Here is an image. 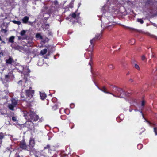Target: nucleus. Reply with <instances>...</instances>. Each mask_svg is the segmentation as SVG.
I'll list each match as a JSON object with an SVG mask.
<instances>
[{"label":"nucleus","mask_w":157,"mask_h":157,"mask_svg":"<svg viewBox=\"0 0 157 157\" xmlns=\"http://www.w3.org/2000/svg\"><path fill=\"white\" fill-rule=\"evenodd\" d=\"M110 86L109 88L113 92H110L107 91V89L105 86H103L101 88H98V89L106 94H111L116 97H124L125 96H129L131 94L129 93H127L124 91L123 89L113 85L112 84H110Z\"/></svg>","instance_id":"obj_1"},{"label":"nucleus","mask_w":157,"mask_h":157,"mask_svg":"<svg viewBox=\"0 0 157 157\" xmlns=\"http://www.w3.org/2000/svg\"><path fill=\"white\" fill-rule=\"evenodd\" d=\"M101 36L102 33H100L97 34L95 35V37L90 40L91 44L89 45V48L87 49V51L90 52V53H89V58H86L87 59L89 58H90L89 63V65L90 66V68L91 69H92V64L93 63L92 61V52L94 50V43L96 40H99L101 38Z\"/></svg>","instance_id":"obj_2"},{"label":"nucleus","mask_w":157,"mask_h":157,"mask_svg":"<svg viewBox=\"0 0 157 157\" xmlns=\"http://www.w3.org/2000/svg\"><path fill=\"white\" fill-rule=\"evenodd\" d=\"M32 88L30 87L28 90L25 91L26 97H24L21 96L22 99L23 101H26L29 105L33 101V95L34 93V91L32 90Z\"/></svg>","instance_id":"obj_3"},{"label":"nucleus","mask_w":157,"mask_h":157,"mask_svg":"<svg viewBox=\"0 0 157 157\" xmlns=\"http://www.w3.org/2000/svg\"><path fill=\"white\" fill-rule=\"evenodd\" d=\"M23 116L28 121L36 122L39 119L38 115L33 111H30L27 112L26 111H23Z\"/></svg>","instance_id":"obj_4"},{"label":"nucleus","mask_w":157,"mask_h":157,"mask_svg":"<svg viewBox=\"0 0 157 157\" xmlns=\"http://www.w3.org/2000/svg\"><path fill=\"white\" fill-rule=\"evenodd\" d=\"M35 142L34 140L31 138L29 141V144L28 145V151L29 152L33 151L34 149L33 148L35 145Z\"/></svg>","instance_id":"obj_5"},{"label":"nucleus","mask_w":157,"mask_h":157,"mask_svg":"<svg viewBox=\"0 0 157 157\" xmlns=\"http://www.w3.org/2000/svg\"><path fill=\"white\" fill-rule=\"evenodd\" d=\"M28 146L26 145V142L24 140L21 141L19 144V147L23 150H26L28 151Z\"/></svg>","instance_id":"obj_6"},{"label":"nucleus","mask_w":157,"mask_h":157,"mask_svg":"<svg viewBox=\"0 0 157 157\" xmlns=\"http://www.w3.org/2000/svg\"><path fill=\"white\" fill-rule=\"evenodd\" d=\"M25 125L29 129L32 130L34 128V124L32 121H28L25 123Z\"/></svg>","instance_id":"obj_7"},{"label":"nucleus","mask_w":157,"mask_h":157,"mask_svg":"<svg viewBox=\"0 0 157 157\" xmlns=\"http://www.w3.org/2000/svg\"><path fill=\"white\" fill-rule=\"evenodd\" d=\"M14 62L13 59L11 56L9 57V59L6 60V63L7 64H11Z\"/></svg>","instance_id":"obj_8"},{"label":"nucleus","mask_w":157,"mask_h":157,"mask_svg":"<svg viewBox=\"0 0 157 157\" xmlns=\"http://www.w3.org/2000/svg\"><path fill=\"white\" fill-rule=\"evenodd\" d=\"M11 104L16 106L18 103V100L14 98H11Z\"/></svg>","instance_id":"obj_9"},{"label":"nucleus","mask_w":157,"mask_h":157,"mask_svg":"<svg viewBox=\"0 0 157 157\" xmlns=\"http://www.w3.org/2000/svg\"><path fill=\"white\" fill-rule=\"evenodd\" d=\"M145 5L149 6L153 3L152 0H146L144 2Z\"/></svg>","instance_id":"obj_10"},{"label":"nucleus","mask_w":157,"mask_h":157,"mask_svg":"<svg viewBox=\"0 0 157 157\" xmlns=\"http://www.w3.org/2000/svg\"><path fill=\"white\" fill-rule=\"evenodd\" d=\"M16 106L13 105L11 104H9L8 105V107L9 109L11 110L14 111V108L16 107Z\"/></svg>","instance_id":"obj_11"},{"label":"nucleus","mask_w":157,"mask_h":157,"mask_svg":"<svg viewBox=\"0 0 157 157\" xmlns=\"http://www.w3.org/2000/svg\"><path fill=\"white\" fill-rule=\"evenodd\" d=\"M29 19V17L27 16H25L22 19V21L23 23L25 24L27 23Z\"/></svg>","instance_id":"obj_12"},{"label":"nucleus","mask_w":157,"mask_h":157,"mask_svg":"<svg viewBox=\"0 0 157 157\" xmlns=\"http://www.w3.org/2000/svg\"><path fill=\"white\" fill-rule=\"evenodd\" d=\"M35 37L37 39H39L41 40L43 39V37L41 35L40 33H37L35 36Z\"/></svg>","instance_id":"obj_13"},{"label":"nucleus","mask_w":157,"mask_h":157,"mask_svg":"<svg viewBox=\"0 0 157 157\" xmlns=\"http://www.w3.org/2000/svg\"><path fill=\"white\" fill-rule=\"evenodd\" d=\"M78 9L74 13H71L70 16L72 18H75L77 17L76 13H77Z\"/></svg>","instance_id":"obj_14"},{"label":"nucleus","mask_w":157,"mask_h":157,"mask_svg":"<svg viewBox=\"0 0 157 157\" xmlns=\"http://www.w3.org/2000/svg\"><path fill=\"white\" fill-rule=\"evenodd\" d=\"M4 136L2 133H0V147H1V145L2 142V140L4 138Z\"/></svg>","instance_id":"obj_15"},{"label":"nucleus","mask_w":157,"mask_h":157,"mask_svg":"<svg viewBox=\"0 0 157 157\" xmlns=\"http://www.w3.org/2000/svg\"><path fill=\"white\" fill-rule=\"evenodd\" d=\"M40 95L41 98L43 100L45 99L46 97V94L44 93H40Z\"/></svg>","instance_id":"obj_16"},{"label":"nucleus","mask_w":157,"mask_h":157,"mask_svg":"<svg viewBox=\"0 0 157 157\" xmlns=\"http://www.w3.org/2000/svg\"><path fill=\"white\" fill-rule=\"evenodd\" d=\"M58 105L57 104H55L52 107V111H55L58 109Z\"/></svg>","instance_id":"obj_17"},{"label":"nucleus","mask_w":157,"mask_h":157,"mask_svg":"<svg viewBox=\"0 0 157 157\" xmlns=\"http://www.w3.org/2000/svg\"><path fill=\"white\" fill-rule=\"evenodd\" d=\"M49 41V39L47 37H46L44 39H41V42L43 43V44H44L47 41Z\"/></svg>","instance_id":"obj_18"},{"label":"nucleus","mask_w":157,"mask_h":157,"mask_svg":"<svg viewBox=\"0 0 157 157\" xmlns=\"http://www.w3.org/2000/svg\"><path fill=\"white\" fill-rule=\"evenodd\" d=\"M14 36H13L10 37L9 39V42L12 43H13L14 42Z\"/></svg>","instance_id":"obj_19"},{"label":"nucleus","mask_w":157,"mask_h":157,"mask_svg":"<svg viewBox=\"0 0 157 157\" xmlns=\"http://www.w3.org/2000/svg\"><path fill=\"white\" fill-rule=\"evenodd\" d=\"M26 31L23 30L21 31L20 33V34L21 36H26V35H25L26 33Z\"/></svg>","instance_id":"obj_20"},{"label":"nucleus","mask_w":157,"mask_h":157,"mask_svg":"<svg viewBox=\"0 0 157 157\" xmlns=\"http://www.w3.org/2000/svg\"><path fill=\"white\" fill-rule=\"evenodd\" d=\"M27 38V36H22L21 37V36H18V40H23L25 39H26Z\"/></svg>","instance_id":"obj_21"},{"label":"nucleus","mask_w":157,"mask_h":157,"mask_svg":"<svg viewBox=\"0 0 157 157\" xmlns=\"http://www.w3.org/2000/svg\"><path fill=\"white\" fill-rule=\"evenodd\" d=\"M53 3L57 8H58L59 7V5L57 1H54L53 2Z\"/></svg>","instance_id":"obj_22"},{"label":"nucleus","mask_w":157,"mask_h":157,"mask_svg":"<svg viewBox=\"0 0 157 157\" xmlns=\"http://www.w3.org/2000/svg\"><path fill=\"white\" fill-rule=\"evenodd\" d=\"M47 52V50L46 49H44L40 51V53L43 55L45 54Z\"/></svg>","instance_id":"obj_23"},{"label":"nucleus","mask_w":157,"mask_h":157,"mask_svg":"<svg viewBox=\"0 0 157 157\" xmlns=\"http://www.w3.org/2000/svg\"><path fill=\"white\" fill-rule=\"evenodd\" d=\"M47 149H48L49 151L50 150V147L49 145L48 144L46 146L44 147V150H42V151H44V150Z\"/></svg>","instance_id":"obj_24"},{"label":"nucleus","mask_w":157,"mask_h":157,"mask_svg":"<svg viewBox=\"0 0 157 157\" xmlns=\"http://www.w3.org/2000/svg\"><path fill=\"white\" fill-rule=\"evenodd\" d=\"M12 21L15 24H17L18 25H20L21 24V22L20 21H17L16 20H13Z\"/></svg>","instance_id":"obj_25"},{"label":"nucleus","mask_w":157,"mask_h":157,"mask_svg":"<svg viewBox=\"0 0 157 157\" xmlns=\"http://www.w3.org/2000/svg\"><path fill=\"white\" fill-rule=\"evenodd\" d=\"M74 3V1H72L69 4V7L71 8H73V7Z\"/></svg>","instance_id":"obj_26"},{"label":"nucleus","mask_w":157,"mask_h":157,"mask_svg":"<svg viewBox=\"0 0 157 157\" xmlns=\"http://www.w3.org/2000/svg\"><path fill=\"white\" fill-rule=\"evenodd\" d=\"M137 21L138 22L140 23L141 24L144 23V21L142 19L138 18L137 19Z\"/></svg>","instance_id":"obj_27"},{"label":"nucleus","mask_w":157,"mask_h":157,"mask_svg":"<svg viewBox=\"0 0 157 157\" xmlns=\"http://www.w3.org/2000/svg\"><path fill=\"white\" fill-rule=\"evenodd\" d=\"M114 27V25H108L107 26V28L109 30H110L111 29H112V28H113Z\"/></svg>","instance_id":"obj_28"},{"label":"nucleus","mask_w":157,"mask_h":157,"mask_svg":"<svg viewBox=\"0 0 157 157\" xmlns=\"http://www.w3.org/2000/svg\"><path fill=\"white\" fill-rule=\"evenodd\" d=\"M134 67L135 68L137 69V70H140V68L139 65L136 64L135 65Z\"/></svg>","instance_id":"obj_29"},{"label":"nucleus","mask_w":157,"mask_h":157,"mask_svg":"<svg viewBox=\"0 0 157 157\" xmlns=\"http://www.w3.org/2000/svg\"><path fill=\"white\" fill-rule=\"evenodd\" d=\"M27 44H29L28 46H32L33 45L32 40H31V41H28Z\"/></svg>","instance_id":"obj_30"},{"label":"nucleus","mask_w":157,"mask_h":157,"mask_svg":"<svg viewBox=\"0 0 157 157\" xmlns=\"http://www.w3.org/2000/svg\"><path fill=\"white\" fill-rule=\"evenodd\" d=\"M143 146L141 144H138L137 146V147L139 149H141L142 147Z\"/></svg>","instance_id":"obj_31"},{"label":"nucleus","mask_w":157,"mask_h":157,"mask_svg":"<svg viewBox=\"0 0 157 157\" xmlns=\"http://www.w3.org/2000/svg\"><path fill=\"white\" fill-rule=\"evenodd\" d=\"M108 67L109 68L111 69H113L114 68V67L112 64L109 65Z\"/></svg>","instance_id":"obj_32"},{"label":"nucleus","mask_w":157,"mask_h":157,"mask_svg":"<svg viewBox=\"0 0 157 157\" xmlns=\"http://www.w3.org/2000/svg\"><path fill=\"white\" fill-rule=\"evenodd\" d=\"M12 120L13 122L17 121V117H16L13 116L12 118Z\"/></svg>","instance_id":"obj_33"},{"label":"nucleus","mask_w":157,"mask_h":157,"mask_svg":"<svg viewBox=\"0 0 157 157\" xmlns=\"http://www.w3.org/2000/svg\"><path fill=\"white\" fill-rule=\"evenodd\" d=\"M77 14V21L76 22L78 23L79 21L78 19L80 18V16H79L80 13H77V14Z\"/></svg>","instance_id":"obj_34"},{"label":"nucleus","mask_w":157,"mask_h":157,"mask_svg":"<svg viewBox=\"0 0 157 157\" xmlns=\"http://www.w3.org/2000/svg\"><path fill=\"white\" fill-rule=\"evenodd\" d=\"M49 25L48 24H46L45 25V29H49Z\"/></svg>","instance_id":"obj_35"},{"label":"nucleus","mask_w":157,"mask_h":157,"mask_svg":"<svg viewBox=\"0 0 157 157\" xmlns=\"http://www.w3.org/2000/svg\"><path fill=\"white\" fill-rule=\"evenodd\" d=\"M23 157L22 156H20L19 154V153H18V152H17L15 153V156H14V157Z\"/></svg>","instance_id":"obj_36"},{"label":"nucleus","mask_w":157,"mask_h":157,"mask_svg":"<svg viewBox=\"0 0 157 157\" xmlns=\"http://www.w3.org/2000/svg\"><path fill=\"white\" fill-rule=\"evenodd\" d=\"M154 131L156 135H157V127L154 128Z\"/></svg>","instance_id":"obj_37"},{"label":"nucleus","mask_w":157,"mask_h":157,"mask_svg":"<svg viewBox=\"0 0 157 157\" xmlns=\"http://www.w3.org/2000/svg\"><path fill=\"white\" fill-rule=\"evenodd\" d=\"M40 153V152L38 151H37L36 152V154H34V155L35 157H39L38 155H37V154H39V153Z\"/></svg>","instance_id":"obj_38"},{"label":"nucleus","mask_w":157,"mask_h":157,"mask_svg":"<svg viewBox=\"0 0 157 157\" xmlns=\"http://www.w3.org/2000/svg\"><path fill=\"white\" fill-rule=\"evenodd\" d=\"M145 105V101H142L141 102L142 106H144Z\"/></svg>","instance_id":"obj_39"},{"label":"nucleus","mask_w":157,"mask_h":157,"mask_svg":"<svg viewBox=\"0 0 157 157\" xmlns=\"http://www.w3.org/2000/svg\"><path fill=\"white\" fill-rule=\"evenodd\" d=\"M145 59V57L144 55L142 56L141 57V59L142 60H144Z\"/></svg>","instance_id":"obj_40"},{"label":"nucleus","mask_w":157,"mask_h":157,"mask_svg":"<svg viewBox=\"0 0 157 157\" xmlns=\"http://www.w3.org/2000/svg\"><path fill=\"white\" fill-rule=\"evenodd\" d=\"M151 36L153 38H155L156 39H157V37L156 36H155V35H151Z\"/></svg>","instance_id":"obj_41"},{"label":"nucleus","mask_w":157,"mask_h":157,"mask_svg":"<svg viewBox=\"0 0 157 157\" xmlns=\"http://www.w3.org/2000/svg\"><path fill=\"white\" fill-rule=\"evenodd\" d=\"M129 81L130 82H133V80L132 78H130L129 80Z\"/></svg>","instance_id":"obj_42"},{"label":"nucleus","mask_w":157,"mask_h":157,"mask_svg":"<svg viewBox=\"0 0 157 157\" xmlns=\"http://www.w3.org/2000/svg\"><path fill=\"white\" fill-rule=\"evenodd\" d=\"M10 77V75H5V78H8Z\"/></svg>","instance_id":"obj_43"},{"label":"nucleus","mask_w":157,"mask_h":157,"mask_svg":"<svg viewBox=\"0 0 157 157\" xmlns=\"http://www.w3.org/2000/svg\"><path fill=\"white\" fill-rule=\"evenodd\" d=\"M48 35H50V36H52V32H49V33H48Z\"/></svg>","instance_id":"obj_44"},{"label":"nucleus","mask_w":157,"mask_h":157,"mask_svg":"<svg viewBox=\"0 0 157 157\" xmlns=\"http://www.w3.org/2000/svg\"><path fill=\"white\" fill-rule=\"evenodd\" d=\"M69 111V110H68V109H65L64 110V112L65 113H66V114H68V113H67L66 112L67 111Z\"/></svg>","instance_id":"obj_45"},{"label":"nucleus","mask_w":157,"mask_h":157,"mask_svg":"<svg viewBox=\"0 0 157 157\" xmlns=\"http://www.w3.org/2000/svg\"><path fill=\"white\" fill-rule=\"evenodd\" d=\"M151 57L152 58H155V55H154V54H152V55H151Z\"/></svg>","instance_id":"obj_46"},{"label":"nucleus","mask_w":157,"mask_h":157,"mask_svg":"<svg viewBox=\"0 0 157 157\" xmlns=\"http://www.w3.org/2000/svg\"><path fill=\"white\" fill-rule=\"evenodd\" d=\"M140 113H141V114H142V117H143V118H144V116L143 114V113H142V111H140Z\"/></svg>","instance_id":"obj_47"},{"label":"nucleus","mask_w":157,"mask_h":157,"mask_svg":"<svg viewBox=\"0 0 157 157\" xmlns=\"http://www.w3.org/2000/svg\"><path fill=\"white\" fill-rule=\"evenodd\" d=\"M22 81L21 80H20V81L18 82V84H20V83H22Z\"/></svg>","instance_id":"obj_48"},{"label":"nucleus","mask_w":157,"mask_h":157,"mask_svg":"<svg viewBox=\"0 0 157 157\" xmlns=\"http://www.w3.org/2000/svg\"><path fill=\"white\" fill-rule=\"evenodd\" d=\"M65 117V116H64V115H62V116H61V118L62 119H63V117Z\"/></svg>","instance_id":"obj_49"},{"label":"nucleus","mask_w":157,"mask_h":157,"mask_svg":"<svg viewBox=\"0 0 157 157\" xmlns=\"http://www.w3.org/2000/svg\"><path fill=\"white\" fill-rule=\"evenodd\" d=\"M130 74V72L128 71L126 74V75H128Z\"/></svg>","instance_id":"obj_50"},{"label":"nucleus","mask_w":157,"mask_h":157,"mask_svg":"<svg viewBox=\"0 0 157 157\" xmlns=\"http://www.w3.org/2000/svg\"><path fill=\"white\" fill-rule=\"evenodd\" d=\"M3 31H4V32L5 33H6L7 31L5 29H3Z\"/></svg>","instance_id":"obj_51"},{"label":"nucleus","mask_w":157,"mask_h":157,"mask_svg":"<svg viewBox=\"0 0 157 157\" xmlns=\"http://www.w3.org/2000/svg\"><path fill=\"white\" fill-rule=\"evenodd\" d=\"M132 41H134V43H133V44H134V42H135L134 40V39H132Z\"/></svg>","instance_id":"obj_52"},{"label":"nucleus","mask_w":157,"mask_h":157,"mask_svg":"<svg viewBox=\"0 0 157 157\" xmlns=\"http://www.w3.org/2000/svg\"><path fill=\"white\" fill-rule=\"evenodd\" d=\"M2 42L3 43H4V44H5V42L4 41H3V40H2Z\"/></svg>","instance_id":"obj_53"},{"label":"nucleus","mask_w":157,"mask_h":157,"mask_svg":"<svg viewBox=\"0 0 157 157\" xmlns=\"http://www.w3.org/2000/svg\"><path fill=\"white\" fill-rule=\"evenodd\" d=\"M2 38H1V36H0V41H2Z\"/></svg>","instance_id":"obj_54"},{"label":"nucleus","mask_w":157,"mask_h":157,"mask_svg":"<svg viewBox=\"0 0 157 157\" xmlns=\"http://www.w3.org/2000/svg\"><path fill=\"white\" fill-rule=\"evenodd\" d=\"M28 71L29 72H30V70H29V69H28Z\"/></svg>","instance_id":"obj_55"},{"label":"nucleus","mask_w":157,"mask_h":157,"mask_svg":"<svg viewBox=\"0 0 157 157\" xmlns=\"http://www.w3.org/2000/svg\"><path fill=\"white\" fill-rule=\"evenodd\" d=\"M101 63H102V64H103V63H104V61H102L101 62Z\"/></svg>","instance_id":"obj_56"},{"label":"nucleus","mask_w":157,"mask_h":157,"mask_svg":"<svg viewBox=\"0 0 157 157\" xmlns=\"http://www.w3.org/2000/svg\"><path fill=\"white\" fill-rule=\"evenodd\" d=\"M65 156L66 157H68V155H65Z\"/></svg>","instance_id":"obj_57"},{"label":"nucleus","mask_w":157,"mask_h":157,"mask_svg":"<svg viewBox=\"0 0 157 157\" xmlns=\"http://www.w3.org/2000/svg\"><path fill=\"white\" fill-rule=\"evenodd\" d=\"M156 71H157V68L156 69Z\"/></svg>","instance_id":"obj_58"},{"label":"nucleus","mask_w":157,"mask_h":157,"mask_svg":"<svg viewBox=\"0 0 157 157\" xmlns=\"http://www.w3.org/2000/svg\"><path fill=\"white\" fill-rule=\"evenodd\" d=\"M73 127H72V128H71V129H72L73 128Z\"/></svg>","instance_id":"obj_59"}]
</instances>
